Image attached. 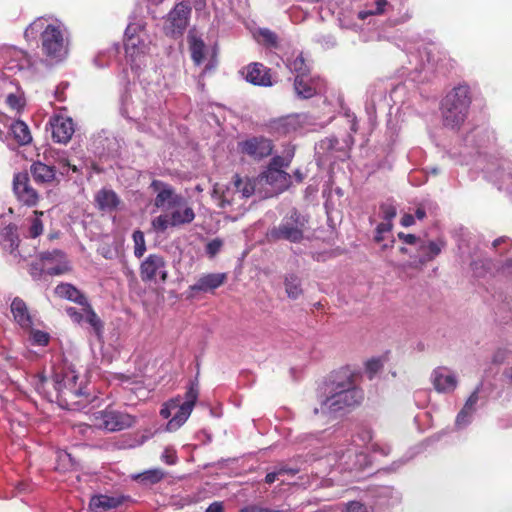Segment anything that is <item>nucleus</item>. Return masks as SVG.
Segmentation results:
<instances>
[{
  "mask_svg": "<svg viewBox=\"0 0 512 512\" xmlns=\"http://www.w3.org/2000/svg\"><path fill=\"white\" fill-rule=\"evenodd\" d=\"M284 285L287 296L290 299H298L303 293L301 279L296 274L286 275Z\"/></svg>",
  "mask_w": 512,
  "mask_h": 512,
  "instance_id": "nucleus-44",
  "label": "nucleus"
},
{
  "mask_svg": "<svg viewBox=\"0 0 512 512\" xmlns=\"http://www.w3.org/2000/svg\"><path fill=\"white\" fill-rule=\"evenodd\" d=\"M165 476L164 471L159 468L146 470L133 476V479L143 485H152L160 482Z\"/></svg>",
  "mask_w": 512,
  "mask_h": 512,
  "instance_id": "nucleus-46",
  "label": "nucleus"
},
{
  "mask_svg": "<svg viewBox=\"0 0 512 512\" xmlns=\"http://www.w3.org/2000/svg\"><path fill=\"white\" fill-rule=\"evenodd\" d=\"M10 132L19 145H27L32 140L30 130L23 121H13L10 124Z\"/></svg>",
  "mask_w": 512,
  "mask_h": 512,
  "instance_id": "nucleus-40",
  "label": "nucleus"
},
{
  "mask_svg": "<svg viewBox=\"0 0 512 512\" xmlns=\"http://www.w3.org/2000/svg\"><path fill=\"white\" fill-rule=\"evenodd\" d=\"M481 389V384L478 385L475 390L471 393V395L466 400L464 406L458 412L455 419V429L460 431L468 427L473 419L474 415L477 411V403L479 401V392Z\"/></svg>",
  "mask_w": 512,
  "mask_h": 512,
  "instance_id": "nucleus-23",
  "label": "nucleus"
},
{
  "mask_svg": "<svg viewBox=\"0 0 512 512\" xmlns=\"http://www.w3.org/2000/svg\"><path fill=\"white\" fill-rule=\"evenodd\" d=\"M191 8L185 2L178 3L167 16L165 21L166 34L171 36L182 35L186 29Z\"/></svg>",
  "mask_w": 512,
  "mask_h": 512,
  "instance_id": "nucleus-17",
  "label": "nucleus"
},
{
  "mask_svg": "<svg viewBox=\"0 0 512 512\" xmlns=\"http://www.w3.org/2000/svg\"><path fill=\"white\" fill-rule=\"evenodd\" d=\"M84 319L83 321L87 322L94 330L97 337H100L103 332V322L98 317L92 306L89 302L83 305Z\"/></svg>",
  "mask_w": 512,
  "mask_h": 512,
  "instance_id": "nucleus-43",
  "label": "nucleus"
},
{
  "mask_svg": "<svg viewBox=\"0 0 512 512\" xmlns=\"http://www.w3.org/2000/svg\"><path fill=\"white\" fill-rule=\"evenodd\" d=\"M383 222L392 223L393 219L396 217V208L391 204H382L380 206Z\"/></svg>",
  "mask_w": 512,
  "mask_h": 512,
  "instance_id": "nucleus-63",
  "label": "nucleus"
},
{
  "mask_svg": "<svg viewBox=\"0 0 512 512\" xmlns=\"http://www.w3.org/2000/svg\"><path fill=\"white\" fill-rule=\"evenodd\" d=\"M0 246L4 251L17 256L19 237L16 225L9 224L0 230Z\"/></svg>",
  "mask_w": 512,
  "mask_h": 512,
  "instance_id": "nucleus-31",
  "label": "nucleus"
},
{
  "mask_svg": "<svg viewBox=\"0 0 512 512\" xmlns=\"http://www.w3.org/2000/svg\"><path fill=\"white\" fill-rule=\"evenodd\" d=\"M213 193L219 196L221 207L233 204L235 202V197L237 196L235 188L233 187V182L226 186L225 189L222 185L216 184L214 186Z\"/></svg>",
  "mask_w": 512,
  "mask_h": 512,
  "instance_id": "nucleus-45",
  "label": "nucleus"
},
{
  "mask_svg": "<svg viewBox=\"0 0 512 512\" xmlns=\"http://www.w3.org/2000/svg\"><path fill=\"white\" fill-rule=\"evenodd\" d=\"M227 280L226 273H208L201 275L186 291V298L192 299L200 293H213Z\"/></svg>",
  "mask_w": 512,
  "mask_h": 512,
  "instance_id": "nucleus-19",
  "label": "nucleus"
},
{
  "mask_svg": "<svg viewBox=\"0 0 512 512\" xmlns=\"http://www.w3.org/2000/svg\"><path fill=\"white\" fill-rule=\"evenodd\" d=\"M245 79L247 82L263 87L272 86L269 69L261 63H251L246 67Z\"/></svg>",
  "mask_w": 512,
  "mask_h": 512,
  "instance_id": "nucleus-29",
  "label": "nucleus"
},
{
  "mask_svg": "<svg viewBox=\"0 0 512 512\" xmlns=\"http://www.w3.org/2000/svg\"><path fill=\"white\" fill-rule=\"evenodd\" d=\"M293 155V150H288L285 157H273L267 170L262 174V180L271 186L275 194L282 193L291 184V176L283 168L289 166Z\"/></svg>",
  "mask_w": 512,
  "mask_h": 512,
  "instance_id": "nucleus-9",
  "label": "nucleus"
},
{
  "mask_svg": "<svg viewBox=\"0 0 512 512\" xmlns=\"http://www.w3.org/2000/svg\"><path fill=\"white\" fill-rule=\"evenodd\" d=\"M93 423L99 429L109 432L124 430L133 425L134 419L127 413L106 409L93 414Z\"/></svg>",
  "mask_w": 512,
  "mask_h": 512,
  "instance_id": "nucleus-14",
  "label": "nucleus"
},
{
  "mask_svg": "<svg viewBox=\"0 0 512 512\" xmlns=\"http://www.w3.org/2000/svg\"><path fill=\"white\" fill-rule=\"evenodd\" d=\"M167 211L169 213L160 214L152 219L151 225L155 231L164 232L169 227L190 224L195 219V213L184 197L181 204L171 206Z\"/></svg>",
  "mask_w": 512,
  "mask_h": 512,
  "instance_id": "nucleus-8",
  "label": "nucleus"
},
{
  "mask_svg": "<svg viewBox=\"0 0 512 512\" xmlns=\"http://www.w3.org/2000/svg\"><path fill=\"white\" fill-rule=\"evenodd\" d=\"M125 53L127 59L131 62V66H139L141 57L147 51V43L145 36L130 37L129 40L124 41Z\"/></svg>",
  "mask_w": 512,
  "mask_h": 512,
  "instance_id": "nucleus-27",
  "label": "nucleus"
},
{
  "mask_svg": "<svg viewBox=\"0 0 512 512\" xmlns=\"http://www.w3.org/2000/svg\"><path fill=\"white\" fill-rule=\"evenodd\" d=\"M443 247L444 242L441 240L425 241L422 239L418 249H416L417 255L415 257L418 259L419 263L424 264L438 256Z\"/></svg>",
  "mask_w": 512,
  "mask_h": 512,
  "instance_id": "nucleus-33",
  "label": "nucleus"
},
{
  "mask_svg": "<svg viewBox=\"0 0 512 512\" xmlns=\"http://www.w3.org/2000/svg\"><path fill=\"white\" fill-rule=\"evenodd\" d=\"M198 396H199L198 382H197V380L191 381L188 386V389L185 393V400L182 401V404L188 405L191 409H193L197 402Z\"/></svg>",
  "mask_w": 512,
  "mask_h": 512,
  "instance_id": "nucleus-51",
  "label": "nucleus"
},
{
  "mask_svg": "<svg viewBox=\"0 0 512 512\" xmlns=\"http://www.w3.org/2000/svg\"><path fill=\"white\" fill-rule=\"evenodd\" d=\"M468 154L487 156L488 151L496 145L495 132L486 125H480L469 130L462 138Z\"/></svg>",
  "mask_w": 512,
  "mask_h": 512,
  "instance_id": "nucleus-11",
  "label": "nucleus"
},
{
  "mask_svg": "<svg viewBox=\"0 0 512 512\" xmlns=\"http://www.w3.org/2000/svg\"><path fill=\"white\" fill-rule=\"evenodd\" d=\"M325 89L324 80L309 75H296L294 79V90L298 98L309 99L320 94Z\"/></svg>",
  "mask_w": 512,
  "mask_h": 512,
  "instance_id": "nucleus-21",
  "label": "nucleus"
},
{
  "mask_svg": "<svg viewBox=\"0 0 512 512\" xmlns=\"http://www.w3.org/2000/svg\"><path fill=\"white\" fill-rule=\"evenodd\" d=\"M144 30L145 25L141 21L129 23L124 33V41L129 40L130 37L145 36Z\"/></svg>",
  "mask_w": 512,
  "mask_h": 512,
  "instance_id": "nucleus-54",
  "label": "nucleus"
},
{
  "mask_svg": "<svg viewBox=\"0 0 512 512\" xmlns=\"http://www.w3.org/2000/svg\"><path fill=\"white\" fill-rule=\"evenodd\" d=\"M223 246V241L219 238H215L209 241L205 247V252L210 258H214Z\"/></svg>",
  "mask_w": 512,
  "mask_h": 512,
  "instance_id": "nucleus-61",
  "label": "nucleus"
},
{
  "mask_svg": "<svg viewBox=\"0 0 512 512\" xmlns=\"http://www.w3.org/2000/svg\"><path fill=\"white\" fill-rule=\"evenodd\" d=\"M393 224L381 222L377 225L374 240L377 243L382 242L385 239V234L389 233L392 230Z\"/></svg>",
  "mask_w": 512,
  "mask_h": 512,
  "instance_id": "nucleus-62",
  "label": "nucleus"
},
{
  "mask_svg": "<svg viewBox=\"0 0 512 512\" xmlns=\"http://www.w3.org/2000/svg\"><path fill=\"white\" fill-rule=\"evenodd\" d=\"M174 401L176 402V407L172 418L166 425V430L169 432H173L179 429L187 421L193 410L188 405L182 404V399L180 396L175 397Z\"/></svg>",
  "mask_w": 512,
  "mask_h": 512,
  "instance_id": "nucleus-32",
  "label": "nucleus"
},
{
  "mask_svg": "<svg viewBox=\"0 0 512 512\" xmlns=\"http://www.w3.org/2000/svg\"><path fill=\"white\" fill-rule=\"evenodd\" d=\"M406 85L405 84H398L394 86L390 91V99L394 104L401 103L403 104V101L400 99L401 95L405 92Z\"/></svg>",
  "mask_w": 512,
  "mask_h": 512,
  "instance_id": "nucleus-64",
  "label": "nucleus"
},
{
  "mask_svg": "<svg viewBox=\"0 0 512 512\" xmlns=\"http://www.w3.org/2000/svg\"><path fill=\"white\" fill-rule=\"evenodd\" d=\"M267 131L276 136H285L295 132L300 127L298 115H287L270 120L267 124Z\"/></svg>",
  "mask_w": 512,
  "mask_h": 512,
  "instance_id": "nucleus-25",
  "label": "nucleus"
},
{
  "mask_svg": "<svg viewBox=\"0 0 512 512\" xmlns=\"http://www.w3.org/2000/svg\"><path fill=\"white\" fill-rule=\"evenodd\" d=\"M431 381L439 393H451L458 385L457 375L447 367H437L431 374Z\"/></svg>",
  "mask_w": 512,
  "mask_h": 512,
  "instance_id": "nucleus-24",
  "label": "nucleus"
},
{
  "mask_svg": "<svg viewBox=\"0 0 512 512\" xmlns=\"http://www.w3.org/2000/svg\"><path fill=\"white\" fill-rule=\"evenodd\" d=\"M126 499L127 497L125 496L95 495L90 499L89 509L92 512H99L118 508Z\"/></svg>",
  "mask_w": 512,
  "mask_h": 512,
  "instance_id": "nucleus-30",
  "label": "nucleus"
},
{
  "mask_svg": "<svg viewBox=\"0 0 512 512\" xmlns=\"http://www.w3.org/2000/svg\"><path fill=\"white\" fill-rule=\"evenodd\" d=\"M13 191L18 201L24 205L34 206L38 202V193L31 186L29 174L27 172H19L14 175Z\"/></svg>",
  "mask_w": 512,
  "mask_h": 512,
  "instance_id": "nucleus-20",
  "label": "nucleus"
},
{
  "mask_svg": "<svg viewBox=\"0 0 512 512\" xmlns=\"http://www.w3.org/2000/svg\"><path fill=\"white\" fill-rule=\"evenodd\" d=\"M134 242V255L141 258L146 251V243L144 233L141 230H135L132 234Z\"/></svg>",
  "mask_w": 512,
  "mask_h": 512,
  "instance_id": "nucleus-52",
  "label": "nucleus"
},
{
  "mask_svg": "<svg viewBox=\"0 0 512 512\" xmlns=\"http://www.w3.org/2000/svg\"><path fill=\"white\" fill-rule=\"evenodd\" d=\"M471 269L475 278H486L491 274L492 262L489 259H477L471 263Z\"/></svg>",
  "mask_w": 512,
  "mask_h": 512,
  "instance_id": "nucleus-48",
  "label": "nucleus"
},
{
  "mask_svg": "<svg viewBox=\"0 0 512 512\" xmlns=\"http://www.w3.org/2000/svg\"><path fill=\"white\" fill-rule=\"evenodd\" d=\"M373 439V433L372 430L367 426H361L359 427L358 431L355 435H351L350 437H344L342 440L347 443H353V440L355 441L354 444L358 445L360 449L364 450V447L371 442Z\"/></svg>",
  "mask_w": 512,
  "mask_h": 512,
  "instance_id": "nucleus-41",
  "label": "nucleus"
},
{
  "mask_svg": "<svg viewBox=\"0 0 512 512\" xmlns=\"http://www.w3.org/2000/svg\"><path fill=\"white\" fill-rule=\"evenodd\" d=\"M30 173L36 183L44 184L55 179L56 170L54 166L37 161L31 165Z\"/></svg>",
  "mask_w": 512,
  "mask_h": 512,
  "instance_id": "nucleus-35",
  "label": "nucleus"
},
{
  "mask_svg": "<svg viewBox=\"0 0 512 512\" xmlns=\"http://www.w3.org/2000/svg\"><path fill=\"white\" fill-rule=\"evenodd\" d=\"M190 51L192 60L196 65H201L205 56V43L196 37L190 39Z\"/></svg>",
  "mask_w": 512,
  "mask_h": 512,
  "instance_id": "nucleus-49",
  "label": "nucleus"
},
{
  "mask_svg": "<svg viewBox=\"0 0 512 512\" xmlns=\"http://www.w3.org/2000/svg\"><path fill=\"white\" fill-rule=\"evenodd\" d=\"M487 179L499 190L512 194V159L491 156L484 168Z\"/></svg>",
  "mask_w": 512,
  "mask_h": 512,
  "instance_id": "nucleus-10",
  "label": "nucleus"
},
{
  "mask_svg": "<svg viewBox=\"0 0 512 512\" xmlns=\"http://www.w3.org/2000/svg\"><path fill=\"white\" fill-rule=\"evenodd\" d=\"M334 478L320 477L316 472L312 480L308 483V487L311 489H318L320 487H328L333 485Z\"/></svg>",
  "mask_w": 512,
  "mask_h": 512,
  "instance_id": "nucleus-60",
  "label": "nucleus"
},
{
  "mask_svg": "<svg viewBox=\"0 0 512 512\" xmlns=\"http://www.w3.org/2000/svg\"><path fill=\"white\" fill-rule=\"evenodd\" d=\"M55 293L60 298L74 302L80 306L87 304L88 299L79 289L69 283H61L56 286Z\"/></svg>",
  "mask_w": 512,
  "mask_h": 512,
  "instance_id": "nucleus-34",
  "label": "nucleus"
},
{
  "mask_svg": "<svg viewBox=\"0 0 512 512\" xmlns=\"http://www.w3.org/2000/svg\"><path fill=\"white\" fill-rule=\"evenodd\" d=\"M140 277L143 282H166L168 271L163 256L149 254L140 265Z\"/></svg>",
  "mask_w": 512,
  "mask_h": 512,
  "instance_id": "nucleus-15",
  "label": "nucleus"
},
{
  "mask_svg": "<svg viewBox=\"0 0 512 512\" xmlns=\"http://www.w3.org/2000/svg\"><path fill=\"white\" fill-rule=\"evenodd\" d=\"M352 137L348 136L343 145L334 136L326 137L315 145V154L320 163H335L348 157V150L352 145Z\"/></svg>",
  "mask_w": 512,
  "mask_h": 512,
  "instance_id": "nucleus-12",
  "label": "nucleus"
},
{
  "mask_svg": "<svg viewBox=\"0 0 512 512\" xmlns=\"http://www.w3.org/2000/svg\"><path fill=\"white\" fill-rule=\"evenodd\" d=\"M0 64L8 70H23L32 65L31 57L23 50L9 45L0 46Z\"/></svg>",
  "mask_w": 512,
  "mask_h": 512,
  "instance_id": "nucleus-18",
  "label": "nucleus"
},
{
  "mask_svg": "<svg viewBox=\"0 0 512 512\" xmlns=\"http://www.w3.org/2000/svg\"><path fill=\"white\" fill-rule=\"evenodd\" d=\"M34 213H35V216L33 218H31L30 226H29V236L31 238H36L39 235H41L43 232V223H42V220L40 219V216H42L43 213L42 212H40V213L34 212Z\"/></svg>",
  "mask_w": 512,
  "mask_h": 512,
  "instance_id": "nucleus-55",
  "label": "nucleus"
},
{
  "mask_svg": "<svg viewBox=\"0 0 512 512\" xmlns=\"http://www.w3.org/2000/svg\"><path fill=\"white\" fill-rule=\"evenodd\" d=\"M52 125V137L58 143L66 144L74 134V123L69 117H56Z\"/></svg>",
  "mask_w": 512,
  "mask_h": 512,
  "instance_id": "nucleus-28",
  "label": "nucleus"
},
{
  "mask_svg": "<svg viewBox=\"0 0 512 512\" xmlns=\"http://www.w3.org/2000/svg\"><path fill=\"white\" fill-rule=\"evenodd\" d=\"M383 367L382 360L380 358H372L366 362V374L371 380L374 376L380 372Z\"/></svg>",
  "mask_w": 512,
  "mask_h": 512,
  "instance_id": "nucleus-58",
  "label": "nucleus"
},
{
  "mask_svg": "<svg viewBox=\"0 0 512 512\" xmlns=\"http://www.w3.org/2000/svg\"><path fill=\"white\" fill-rule=\"evenodd\" d=\"M38 35L41 40L43 54L53 63L63 61L69 51V40L65 26L59 21L50 22L45 17L35 19L24 31V37L35 40Z\"/></svg>",
  "mask_w": 512,
  "mask_h": 512,
  "instance_id": "nucleus-3",
  "label": "nucleus"
},
{
  "mask_svg": "<svg viewBox=\"0 0 512 512\" xmlns=\"http://www.w3.org/2000/svg\"><path fill=\"white\" fill-rule=\"evenodd\" d=\"M393 8L389 0H374L372 3L366 5V9L358 13V18L365 20L368 16L382 15L387 13Z\"/></svg>",
  "mask_w": 512,
  "mask_h": 512,
  "instance_id": "nucleus-38",
  "label": "nucleus"
},
{
  "mask_svg": "<svg viewBox=\"0 0 512 512\" xmlns=\"http://www.w3.org/2000/svg\"><path fill=\"white\" fill-rule=\"evenodd\" d=\"M437 210V204L432 200H423L415 209V218L423 220L428 214H434Z\"/></svg>",
  "mask_w": 512,
  "mask_h": 512,
  "instance_id": "nucleus-50",
  "label": "nucleus"
},
{
  "mask_svg": "<svg viewBox=\"0 0 512 512\" xmlns=\"http://www.w3.org/2000/svg\"><path fill=\"white\" fill-rule=\"evenodd\" d=\"M371 511L381 512L385 509L397 505L401 496L391 486H374L370 487L364 494Z\"/></svg>",
  "mask_w": 512,
  "mask_h": 512,
  "instance_id": "nucleus-13",
  "label": "nucleus"
},
{
  "mask_svg": "<svg viewBox=\"0 0 512 512\" xmlns=\"http://www.w3.org/2000/svg\"><path fill=\"white\" fill-rule=\"evenodd\" d=\"M95 202L100 210L111 212L117 208L120 201L113 190L101 189L95 196Z\"/></svg>",
  "mask_w": 512,
  "mask_h": 512,
  "instance_id": "nucleus-36",
  "label": "nucleus"
},
{
  "mask_svg": "<svg viewBox=\"0 0 512 512\" xmlns=\"http://www.w3.org/2000/svg\"><path fill=\"white\" fill-rule=\"evenodd\" d=\"M304 449H309L304 462L315 461L317 470L322 466L331 467V471L359 472L371 465V457L355 443H347L339 434L330 429L298 436Z\"/></svg>",
  "mask_w": 512,
  "mask_h": 512,
  "instance_id": "nucleus-1",
  "label": "nucleus"
},
{
  "mask_svg": "<svg viewBox=\"0 0 512 512\" xmlns=\"http://www.w3.org/2000/svg\"><path fill=\"white\" fill-rule=\"evenodd\" d=\"M286 66L291 72L296 73V75H308L309 66L302 53H297L296 55L292 54L291 57H288Z\"/></svg>",
  "mask_w": 512,
  "mask_h": 512,
  "instance_id": "nucleus-42",
  "label": "nucleus"
},
{
  "mask_svg": "<svg viewBox=\"0 0 512 512\" xmlns=\"http://www.w3.org/2000/svg\"><path fill=\"white\" fill-rule=\"evenodd\" d=\"M31 333V342L34 345L46 346L49 343L50 336L47 332L35 330L33 327L29 330Z\"/></svg>",
  "mask_w": 512,
  "mask_h": 512,
  "instance_id": "nucleus-57",
  "label": "nucleus"
},
{
  "mask_svg": "<svg viewBox=\"0 0 512 512\" xmlns=\"http://www.w3.org/2000/svg\"><path fill=\"white\" fill-rule=\"evenodd\" d=\"M409 57L410 77L416 82L428 81L434 73L438 62L445 56L438 43L419 40L407 48Z\"/></svg>",
  "mask_w": 512,
  "mask_h": 512,
  "instance_id": "nucleus-5",
  "label": "nucleus"
},
{
  "mask_svg": "<svg viewBox=\"0 0 512 512\" xmlns=\"http://www.w3.org/2000/svg\"><path fill=\"white\" fill-rule=\"evenodd\" d=\"M149 189L155 194L154 206L158 209L167 210L169 207L181 204L183 196L178 194L175 188L162 180L154 179Z\"/></svg>",
  "mask_w": 512,
  "mask_h": 512,
  "instance_id": "nucleus-16",
  "label": "nucleus"
},
{
  "mask_svg": "<svg viewBox=\"0 0 512 512\" xmlns=\"http://www.w3.org/2000/svg\"><path fill=\"white\" fill-rule=\"evenodd\" d=\"M386 88L382 83L374 85L368 90V99L366 103V110L370 117L376 112V106L386 100Z\"/></svg>",
  "mask_w": 512,
  "mask_h": 512,
  "instance_id": "nucleus-37",
  "label": "nucleus"
},
{
  "mask_svg": "<svg viewBox=\"0 0 512 512\" xmlns=\"http://www.w3.org/2000/svg\"><path fill=\"white\" fill-rule=\"evenodd\" d=\"M308 219L298 210L292 209L285 215L278 226L271 228L267 232L269 241L286 240L292 243H299L304 237V231Z\"/></svg>",
  "mask_w": 512,
  "mask_h": 512,
  "instance_id": "nucleus-7",
  "label": "nucleus"
},
{
  "mask_svg": "<svg viewBox=\"0 0 512 512\" xmlns=\"http://www.w3.org/2000/svg\"><path fill=\"white\" fill-rule=\"evenodd\" d=\"M57 163H58L59 173L63 176L68 175L70 170H72L73 172L79 171V169L76 165H73L70 163V161L66 155V152H64V151L58 154Z\"/></svg>",
  "mask_w": 512,
  "mask_h": 512,
  "instance_id": "nucleus-53",
  "label": "nucleus"
},
{
  "mask_svg": "<svg viewBox=\"0 0 512 512\" xmlns=\"http://www.w3.org/2000/svg\"><path fill=\"white\" fill-rule=\"evenodd\" d=\"M317 399L319 407L314 408V414L335 417L338 412L359 405L364 399V393L348 371H341L319 388Z\"/></svg>",
  "mask_w": 512,
  "mask_h": 512,
  "instance_id": "nucleus-2",
  "label": "nucleus"
},
{
  "mask_svg": "<svg viewBox=\"0 0 512 512\" xmlns=\"http://www.w3.org/2000/svg\"><path fill=\"white\" fill-rule=\"evenodd\" d=\"M64 253L61 250L54 249L40 253V261L46 265V262H60L64 259Z\"/></svg>",
  "mask_w": 512,
  "mask_h": 512,
  "instance_id": "nucleus-59",
  "label": "nucleus"
},
{
  "mask_svg": "<svg viewBox=\"0 0 512 512\" xmlns=\"http://www.w3.org/2000/svg\"><path fill=\"white\" fill-rule=\"evenodd\" d=\"M472 103L471 88L467 83L453 87L441 101L443 125L450 129H459L468 117Z\"/></svg>",
  "mask_w": 512,
  "mask_h": 512,
  "instance_id": "nucleus-6",
  "label": "nucleus"
},
{
  "mask_svg": "<svg viewBox=\"0 0 512 512\" xmlns=\"http://www.w3.org/2000/svg\"><path fill=\"white\" fill-rule=\"evenodd\" d=\"M369 504L366 501L365 496L360 501H350L345 505L343 512H369Z\"/></svg>",
  "mask_w": 512,
  "mask_h": 512,
  "instance_id": "nucleus-56",
  "label": "nucleus"
},
{
  "mask_svg": "<svg viewBox=\"0 0 512 512\" xmlns=\"http://www.w3.org/2000/svg\"><path fill=\"white\" fill-rule=\"evenodd\" d=\"M79 375L72 367H64L56 371L53 377L52 385L53 392H47L45 386L47 380L40 379L36 385V389L40 394L50 402H57L62 408L73 409L75 406H80L82 401L80 398L85 397L88 402V395L85 392V387L82 383L78 382Z\"/></svg>",
  "mask_w": 512,
  "mask_h": 512,
  "instance_id": "nucleus-4",
  "label": "nucleus"
},
{
  "mask_svg": "<svg viewBox=\"0 0 512 512\" xmlns=\"http://www.w3.org/2000/svg\"><path fill=\"white\" fill-rule=\"evenodd\" d=\"M233 187L237 193L239 199L249 198L254 194L255 184L254 181L249 178H241L239 175L233 177Z\"/></svg>",
  "mask_w": 512,
  "mask_h": 512,
  "instance_id": "nucleus-39",
  "label": "nucleus"
},
{
  "mask_svg": "<svg viewBox=\"0 0 512 512\" xmlns=\"http://www.w3.org/2000/svg\"><path fill=\"white\" fill-rule=\"evenodd\" d=\"M238 145L243 154L258 160L269 156L273 150L272 141L263 136L251 137Z\"/></svg>",
  "mask_w": 512,
  "mask_h": 512,
  "instance_id": "nucleus-22",
  "label": "nucleus"
},
{
  "mask_svg": "<svg viewBox=\"0 0 512 512\" xmlns=\"http://www.w3.org/2000/svg\"><path fill=\"white\" fill-rule=\"evenodd\" d=\"M14 321L23 329L30 330L34 324V315L29 311L26 303L19 297H15L10 306Z\"/></svg>",
  "mask_w": 512,
  "mask_h": 512,
  "instance_id": "nucleus-26",
  "label": "nucleus"
},
{
  "mask_svg": "<svg viewBox=\"0 0 512 512\" xmlns=\"http://www.w3.org/2000/svg\"><path fill=\"white\" fill-rule=\"evenodd\" d=\"M300 470V466L280 465L275 471L267 473L264 481L266 484H272L279 479L280 476L285 474L293 476Z\"/></svg>",
  "mask_w": 512,
  "mask_h": 512,
  "instance_id": "nucleus-47",
  "label": "nucleus"
}]
</instances>
